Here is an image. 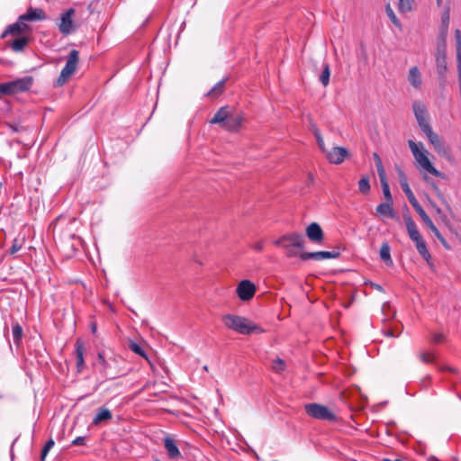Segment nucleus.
<instances>
[{
	"instance_id": "423d86ee",
	"label": "nucleus",
	"mask_w": 461,
	"mask_h": 461,
	"mask_svg": "<svg viewBox=\"0 0 461 461\" xmlns=\"http://www.w3.org/2000/svg\"><path fill=\"white\" fill-rule=\"evenodd\" d=\"M33 84V77L27 76L16 80L0 84V97L2 95H13L29 91Z\"/></svg>"
},
{
	"instance_id": "c756f323",
	"label": "nucleus",
	"mask_w": 461,
	"mask_h": 461,
	"mask_svg": "<svg viewBox=\"0 0 461 461\" xmlns=\"http://www.w3.org/2000/svg\"><path fill=\"white\" fill-rule=\"evenodd\" d=\"M378 176L380 179V183H381V186H382V190H383V194H384L385 202H393V196L390 192V187H389V185H388V182L386 179V174Z\"/></svg>"
},
{
	"instance_id": "de8ad7c7",
	"label": "nucleus",
	"mask_w": 461,
	"mask_h": 461,
	"mask_svg": "<svg viewBox=\"0 0 461 461\" xmlns=\"http://www.w3.org/2000/svg\"><path fill=\"white\" fill-rule=\"evenodd\" d=\"M445 339L446 338L442 333H434L432 335L431 340L433 343L438 344V343H442L445 340Z\"/></svg>"
},
{
	"instance_id": "c9c22d12",
	"label": "nucleus",
	"mask_w": 461,
	"mask_h": 461,
	"mask_svg": "<svg viewBox=\"0 0 461 461\" xmlns=\"http://www.w3.org/2000/svg\"><path fill=\"white\" fill-rule=\"evenodd\" d=\"M12 333H13L14 342L16 345H19L20 341H21V340H22V339H23V335L22 326H21L19 323H15V324L13 326Z\"/></svg>"
},
{
	"instance_id": "6ab92c4d",
	"label": "nucleus",
	"mask_w": 461,
	"mask_h": 461,
	"mask_svg": "<svg viewBox=\"0 0 461 461\" xmlns=\"http://www.w3.org/2000/svg\"><path fill=\"white\" fill-rule=\"evenodd\" d=\"M426 136L430 144L434 147L435 150L438 152V154L443 156L447 154V148L445 146V144L436 132L431 131L429 133H427Z\"/></svg>"
},
{
	"instance_id": "2f4dec72",
	"label": "nucleus",
	"mask_w": 461,
	"mask_h": 461,
	"mask_svg": "<svg viewBox=\"0 0 461 461\" xmlns=\"http://www.w3.org/2000/svg\"><path fill=\"white\" fill-rule=\"evenodd\" d=\"M455 40L456 47L457 71H461V32L459 29L455 31Z\"/></svg>"
},
{
	"instance_id": "6e6d98bb",
	"label": "nucleus",
	"mask_w": 461,
	"mask_h": 461,
	"mask_svg": "<svg viewBox=\"0 0 461 461\" xmlns=\"http://www.w3.org/2000/svg\"><path fill=\"white\" fill-rule=\"evenodd\" d=\"M437 4H438V6L441 5L442 0H437Z\"/></svg>"
},
{
	"instance_id": "603ef678",
	"label": "nucleus",
	"mask_w": 461,
	"mask_h": 461,
	"mask_svg": "<svg viewBox=\"0 0 461 461\" xmlns=\"http://www.w3.org/2000/svg\"><path fill=\"white\" fill-rule=\"evenodd\" d=\"M252 248L257 251H261L264 249V242L263 241H258L256 242Z\"/></svg>"
},
{
	"instance_id": "58836bf2",
	"label": "nucleus",
	"mask_w": 461,
	"mask_h": 461,
	"mask_svg": "<svg viewBox=\"0 0 461 461\" xmlns=\"http://www.w3.org/2000/svg\"><path fill=\"white\" fill-rule=\"evenodd\" d=\"M385 13L388 16V18L391 20V22L398 28H401L402 25H401V23L399 21V19L396 17L393 10L392 9V7L390 6V5H387L385 6Z\"/></svg>"
},
{
	"instance_id": "09e8293b",
	"label": "nucleus",
	"mask_w": 461,
	"mask_h": 461,
	"mask_svg": "<svg viewBox=\"0 0 461 461\" xmlns=\"http://www.w3.org/2000/svg\"><path fill=\"white\" fill-rule=\"evenodd\" d=\"M86 438V437H77L72 441L73 446H85Z\"/></svg>"
},
{
	"instance_id": "39448f33",
	"label": "nucleus",
	"mask_w": 461,
	"mask_h": 461,
	"mask_svg": "<svg viewBox=\"0 0 461 461\" xmlns=\"http://www.w3.org/2000/svg\"><path fill=\"white\" fill-rule=\"evenodd\" d=\"M404 222L406 225V230L410 239L415 243L416 249L419 254L427 262L430 259V254L427 249V245L422 236L420 235L415 221L410 215L404 216Z\"/></svg>"
},
{
	"instance_id": "f8f14e48",
	"label": "nucleus",
	"mask_w": 461,
	"mask_h": 461,
	"mask_svg": "<svg viewBox=\"0 0 461 461\" xmlns=\"http://www.w3.org/2000/svg\"><path fill=\"white\" fill-rule=\"evenodd\" d=\"M398 175H399L400 185H401L402 191L406 194L409 203L411 204V206L417 212L418 210H420L422 207L419 203L414 194L412 193L411 189L410 188L406 175L404 174V172L402 169L398 170Z\"/></svg>"
},
{
	"instance_id": "a878e982",
	"label": "nucleus",
	"mask_w": 461,
	"mask_h": 461,
	"mask_svg": "<svg viewBox=\"0 0 461 461\" xmlns=\"http://www.w3.org/2000/svg\"><path fill=\"white\" fill-rule=\"evenodd\" d=\"M227 80L228 77H225L219 81L210 91L207 92L205 95L212 99L218 98L220 95L223 94Z\"/></svg>"
},
{
	"instance_id": "aec40b11",
	"label": "nucleus",
	"mask_w": 461,
	"mask_h": 461,
	"mask_svg": "<svg viewBox=\"0 0 461 461\" xmlns=\"http://www.w3.org/2000/svg\"><path fill=\"white\" fill-rule=\"evenodd\" d=\"M75 354L77 359V370L81 373L85 367V343L81 339H77L75 343Z\"/></svg>"
},
{
	"instance_id": "ddd939ff",
	"label": "nucleus",
	"mask_w": 461,
	"mask_h": 461,
	"mask_svg": "<svg viewBox=\"0 0 461 461\" xmlns=\"http://www.w3.org/2000/svg\"><path fill=\"white\" fill-rule=\"evenodd\" d=\"M256 293L255 285L249 280H242L237 286V294L241 301H249Z\"/></svg>"
},
{
	"instance_id": "473e14b6",
	"label": "nucleus",
	"mask_w": 461,
	"mask_h": 461,
	"mask_svg": "<svg viewBox=\"0 0 461 461\" xmlns=\"http://www.w3.org/2000/svg\"><path fill=\"white\" fill-rule=\"evenodd\" d=\"M369 176H363L358 181V191L362 194H367L370 192Z\"/></svg>"
},
{
	"instance_id": "864d4df0",
	"label": "nucleus",
	"mask_w": 461,
	"mask_h": 461,
	"mask_svg": "<svg viewBox=\"0 0 461 461\" xmlns=\"http://www.w3.org/2000/svg\"><path fill=\"white\" fill-rule=\"evenodd\" d=\"M92 332L95 333L96 331V325L95 323L91 326Z\"/></svg>"
},
{
	"instance_id": "2eb2a0df",
	"label": "nucleus",
	"mask_w": 461,
	"mask_h": 461,
	"mask_svg": "<svg viewBox=\"0 0 461 461\" xmlns=\"http://www.w3.org/2000/svg\"><path fill=\"white\" fill-rule=\"evenodd\" d=\"M305 233L307 238L313 243L321 244L324 240L323 230L317 222L309 224L305 230Z\"/></svg>"
},
{
	"instance_id": "72a5a7b5",
	"label": "nucleus",
	"mask_w": 461,
	"mask_h": 461,
	"mask_svg": "<svg viewBox=\"0 0 461 461\" xmlns=\"http://www.w3.org/2000/svg\"><path fill=\"white\" fill-rule=\"evenodd\" d=\"M24 239H14L10 249L5 252L10 256H14L23 246Z\"/></svg>"
},
{
	"instance_id": "49530a36",
	"label": "nucleus",
	"mask_w": 461,
	"mask_h": 461,
	"mask_svg": "<svg viewBox=\"0 0 461 461\" xmlns=\"http://www.w3.org/2000/svg\"><path fill=\"white\" fill-rule=\"evenodd\" d=\"M383 333L386 337L395 338V337H399L401 332H400V330H398L397 328H385L383 330Z\"/></svg>"
},
{
	"instance_id": "ea45409f",
	"label": "nucleus",
	"mask_w": 461,
	"mask_h": 461,
	"mask_svg": "<svg viewBox=\"0 0 461 461\" xmlns=\"http://www.w3.org/2000/svg\"><path fill=\"white\" fill-rule=\"evenodd\" d=\"M413 0H399L398 8L401 13H407L411 10V3Z\"/></svg>"
},
{
	"instance_id": "4d7b16f0",
	"label": "nucleus",
	"mask_w": 461,
	"mask_h": 461,
	"mask_svg": "<svg viewBox=\"0 0 461 461\" xmlns=\"http://www.w3.org/2000/svg\"><path fill=\"white\" fill-rule=\"evenodd\" d=\"M429 460H430V461H432V460H436V458H435V456H431V457L429 458Z\"/></svg>"
},
{
	"instance_id": "20e7f679",
	"label": "nucleus",
	"mask_w": 461,
	"mask_h": 461,
	"mask_svg": "<svg viewBox=\"0 0 461 461\" xmlns=\"http://www.w3.org/2000/svg\"><path fill=\"white\" fill-rule=\"evenodd\" d=\"M274 244L285 249L287 258H294L300 255L298 250L304 249L305 240L302 233L289 232L275 240Z\"/></svg>"
},
{
	"instance_id": "393cba45",
	"label": "nucleus",
	"mask_w": 461,
	"mask_h": 461,
	"mask_svg": "<svg viewBox=\"0 0 461 461\" xmlns=\"http://www.w3.org/2000/svg\"><path fill=\"white\" fill-rule=\"evenodd\" d=\"M448 25H449V9H447L441 17V25L439 28V36L442 41V43L445 44L446 38L447 35L448 31Z\"/></svg>"
},
{
	"instance_id": "9d476101",
	"label": "nucleus",
	"mask_w": 461,
	"mask_h": 461,
	"mask_svg": "<svg viewBox=\"0 0 461 461\" xmlns=\"http://www.w3.org/2000/svg\"><path fill=\"white\" fill-rule=\"evenodd\" d=\"M75 14L76 11L73 8H69L61 14L60 22L58 24V27L63 35H69L76 31V26L73 21Z\"/></svg>"
},
{
	"instance_id": "9b49d317",
	"label": "nucleus",
	"mask_w": 461,
	"mask_h": 461,
	"mask_svg": "<svg viewBox=\"0 0 461 461\" xmlns=\"http://www.w3.org/2000/svg\"><path fill=\"white\" fill-rule=\"evenodd\" d=\"M340 256V248L337 247L336 250L332 251H315V252H302L299 257L302 260L306 261L309 259L323 260L330 258H338Z\"/></svg>"
},
{
	"instance_id": "13d9d810",
	"label": "nucleus",
	"mask_w": 461,
	"mask_h": 461,
	"mask_svg": "<svg viewBox=\"0 0 461 461\" xmlns=\"http://www.w3.org/2000/svg\"><path fill=\"white\" fill-rule=\"evenodd\" d=\"M155 461H160L159 459H156Z\"/></svg>"
},
{
	"instance_id": "cd10ccee",
	"label": "nucleus",
	"mask_w": 461,
	"mask_h": 461,
	"mask_svg": "<svg viewBox=\"0 0 461 461\" xmlns=\"http://www.w3.org/2000/svg\"><path fill=\"white\" fill-rule=\"evenodd\" d=\"M391 248L387 242H384L380 248V258L385 265H393V259L391 258Z\"/></svg>"
},
{
	"instance_id": "a211bd4d",
	"label": "nucleus",
	"mask_w": 461,
	"mask_h": 461,
	"mask_svg": "<svg viewBox=\"0 0 461 461\" xmlns=\"http://www.w3.org/2000/svg\"><path fill=\"white\" fill-rule=\"evenodd\" d=\"M29 29V25L25 23L23 21H21V17L19 16L16 23L7 26V28L2 34V38L6 37L8 34L22 36L21 34L25 32Z\"/></svg>"
},
{
	"instance_id": "5701e85b",
	"label": "nucleus",
	"mask_w": 461,
	"mask_h": 461,
	"mask_svg": "<svg viewBox=\"0 0 461 461\" xmlns=\"http://www.w3.org/2000/svg\"><path fill=\"white\" fill-rule=\"evenodd\" d=\"M408 81L414 88L420 87V86L422 84V80H421V75H420V72L418 67H412L410 68L409 75H408Z\"/></svg>"
},
{
	"instance_id": "4468645a",
	"label": "nucleus",
	"mask_w": 461,
	"mask_h": 461,
	"mask_svg": "<svg viewBox=\"0 0 461 461\" xmlns=\"http://www.w3.org/2000/svg\"><path fill=\"white\" fill-rule=\"evenodd\" d=\"M326 158L330 163L341 164L346 158L349 156V151L344 147H333L330 150H328L325 154Z\"/></svg>"
},
{
	"instance_id": "c85d7f7f",
	"label": "nucleus",
	"mask_w": 461,
	"mask_h": 461,
	"mask_svg": "<svg viewBox=\"0 0 461 461\" xmlns=\"http://www.w3.org/2000/svg\"><path fill=\"white\" fill-rule=\"evenodd\" d=\"M412 110L416 120L427 118V108L420 101H414L412 104Z\"/></svg>"
},
{
	"instance_id": "4c0bfd02",
	"label": "nucleus",
	"mask_w": 461,
	"mask_h": 461,
	"mask_svg": "<svg viewBox=\"0 0 461 461\" xmlns=\"http://www.w3.org/2000/svg\"><path fill=\"white\" fill-rule=\"evenodd\" d=\"M128 348L135 354L142 357L145 359H148V357H147V354H146L144 348L140 344H138L134 341H130Z\"/></svg>"
},
{
	"instance_id": "f704fd0d",
	"label": "nucleus",
	"mask_w": 461,
	"mask_h": 461,
	"mask_svg": "<svg viewBox=\"0 0 461 461\" xmlns=\"http://www.w3.org/2000/svg\"><path fill=\"white\" fill-rule=\"evenodd\" d=\"M330 76V65L328 63H323V69H322L321 74L319 77V80L322 84L323 86H327L329 85Z\"/></svg>"
},
{
	"instance_id": "1a4fd4ad",
	"label": "nucleus",
	"mask_w": 461,
	"mask_h": 461,
	"mask_svg": "<svg viewBox=\"0 0 461 461\" xmlns=\"http://www.w3.org/2000/svg\"><path fill=\"white\" fill-rule=\"evenodd\" d=\"M78 61H79L78 50H71L67 58L66 65L62 68L60 75L57 79L56 86H61L70 78V77L77 70Z\"/></svg>"
},
{
	"instance_id": "4be33fe9",
	"label": "nucleus",
	"mask_w": 461,
	"mask_h": 461,
	"mask_svg": "<svg viewBox=\"0 0 461 461\" xmlns=\"http://www.w3.org/2000/svg\"><path fill=\"white\" fill-rule=\"evenodd\" d=\"M113 419V414L110 410L101 407L97 410L95 416L93 419V425L98 426L103 422L109 421Z\"/></svg>"
},
{
	"instance_id": "6e6552de",
	"label": "nucleus",
	"mask_w": 461,
	"mask_h": 461,
	"mask_svg": "<svg viewBox=\"0 0 461 461\" xmlns=\"http://www.w3.org/2000/svg\"><path fill=\"white\" fill-rule=\"evenodd\" d=\"M304 411L308 416L316 420L331 422H336L338 420L337 415L327 406L321 403H307L304 406Z\"/></svg>"
},
{
	"instance_id": "37998d69",
	"label": "nucleus",
	"mask_w": 461,
	"mask_h": 461,
	"mask_svg": "<svg viewBox=\"0 0 461 461\" xmlns=\"http://www.w3.org/2000/svg\"><path fill=\"white\" fill-rule=\"evenodd\" d=\"M374 159L377 169L378 176L385 175V170L383 166L382 160L377 153H374Z\"/></svg>"
},
{
	"instance_id": "a18cd8bd",
	"label": "nucleus",
	"mask_w": 461,
	"mask_h": 461,
	"mask_svg": "<svg viewBox=\"0 0 461 461\" xmlns=\"http://www.w3.org/2000/svg\"><path fill=\"white\" fill-rule=\"evenodd\" d=\"M314 135L316 137V140H317V143H318V146L320 148V149L326 154V152L328 151V149H326L325 147V144H324V140L319 131L318 129L315 130V132H314Z\"/></svg>"
},
{
	"instance_id": "7ed1b4c3",
	"label": "nucleus",
	"mask_w": 461,
	"mask_h": 461,
	"mask_svg": "<svg viewBox=\"0 0 461 461\" xmlns=\"http://www.w3.org/2000/svg\"><path fill=\"white\" fill-rule=\"evenodd\" d=\"M222 321L228 329L232 330L240 334L249 335L253 333L259 334L264 332V330L261 327L242 316L226 314L222 316Z\"/></svg>"
},
{
	"instance_id": "f03ea898",
	"label": "nucleus",
	"mask_w": 461,
	"mask_h": 461,
	"mask_svg": "<svg viewBox=\"0 0 461 461\" xmlns=\"http://www.w3.org/2000/svg\"><path fill=\"white\" fill-rule=\"evenodd\" d=\"M123 359L121 357L111 355L107 357L104 351H99L97 354L96 366L98 372L105 380H113L125 375L121 364Z\"/></svg>"
},
{
	"instance_id": "79ce46f5",
	"label": "nucleus",
	"mask_w": 461,
	"mask_h": 461,
	"mask_svg": "<svg viewBox=\"0 0 461 461\" xmlns=\"http://www.w3.org/2000/svg\"><path fill=\"white\" fill-rule=\"evenodd\" d=\"M55 442L52 438H50V440H48L45 444V446L43 447L42 450H41V461H45V458L49 453V451L52 448V447L54 446Z\"/></svg>"
},
{
	"instance_id": "f257e3e1",
	"label": "nucleus",
	"mask_w": 461,
	"mask_h": 461,
	"mask_svg": "<svg viewBox=\"0 0 461 461\" xmlns=\"http://www.w3.org/2000/svg\"><path fill=\"white\" fill-rule=\"evenodd\" d=\"M245 118L241 113H234L228 105L221 107L211 119L210 123L218 124L230 132H238Z\"/></svg>"
},
{
	"instance_id": "8fccbe9b",
	"label": "nucleus",
	"mask_w": 461,
	"mask_h": 461,
	"mask_svg": "<svg viewBox=\"0 0 461 461\" xmlns=\"http://www.w3.org/2000/svg\"><path fill=\"white\" fill-rule=\"evenodd\" d=\"M437 239L440 241V243L447 249H449L450 247L449 245L447 244V242L446 241V240L444 239V237L441 235V233L438 231V234H434Z\"/></svg>"
},
{
	"instance_id": "0eeeda50",
	"label": "nucleus",
	"mask_w": 461,
	"mask_h": 461,
	"mask_svg": "<svg viewBox=\"0 0 461 461\" xmlns=\"http://www.w3.org/2000/svg\"><path fill=\"white\" fill-rule=\"evenodd\" d=\"M408 145L410 149L412 152L413 157L415 158L416 161L419 163V165L427 172L429 174L442 177V173L438 171L429 161L428 157L426 156L425 152L420 150L419 146L423 148V144L421 142L415 143L412 140H408Z\"/></svg>"
},
{
	"instance_id": "5fc2aeb1",
	"label": "nucleus",
	"mask_w": 461,
	"mask_h": 461,
	"mask_svg": "<svg viewBox=\"0 0 461 461\" xmlns=\"http://www.w3.org/2000/svg\"><path fill=\"white\" fill-rule=\"evenodd\" d=\"M383 461H402L401 459L391 460L389 458H384Z\"/></svg>"
},
{
	"instance_id": "b1692460",
	"label": "nucleus",
	"mask_w": 461,
	"mask_h": 461,
	"mask_svg": "<svg viewBox=\"0 0 461 461\" xmlns=\"http://www.w3.org/2000/svg\"><path fill=\"white\" fill-rule=\"evenodd\" d=\"M393 202H384L377 205L376 212L381 216H386L388 218H394L395 213L393 209Z\"/></svg>"
},
{
	"instance_id": "f3484780",
	"label": "nucleus",
	"mask_w": 461,
	"mask_h": 461,
	"mask_svg": "<svg viewBox=\"0 0 461 461\" xmlns=\"http://www.w3.org/2000/svg\"><path fill=\"white\" fill-rule=\"evenodd\" d=\"M20 17L21 21L26 23V22L43 21L47 18V15L41 8L29 7L26 13L20 15Z\"/></svg>"
},
{
	"instance_id": "3c124183",
	"label": "nucleus",
	"mask_w": 461,
	"mask_h": 461,
	"mask_svg": "<svg viewBox=\"0 0 461 461\" xmlns=\"http://www.w3.org/2000/svg\"><path fill=\"white\" fill-rule=\"evenodd\" d=\"M438 368L441 372L447 371V372H450L452 374H456V369L452 367V366H439Z\"/></svg>"
},
{
	"instance_id": "7c9ffc66",
	"label": "nucleus",
	"mask_w": 461,
	"mask_h": 461,
	"mask_svg": "<svg viewBox=\"0 0 461 461\" xmlns=\"http://www.w3.org/2000/svg\"><path fill=\"white\" fill-rule=\"evenodd\" d=\"M418 214L420 216L423 222L429 228V230L434 233L438 234V230L431 221V219L429 217V215L426 213V212L423 210V208H420L417 211Z\"/></svg>"
},
{
	"instance_id": "e433bc0d",
	"label": "nucleus",
	"mask_w": 461,
	"mask_h": 461,
	"mask_svg": "<svg viewBox=\"0 0 461 461\" xmlns=\"http://www.w3.org/2000/svg\"><path fill=\"white\" fill-rule=\"evenodd\" d=\"M285 362L280 357H276V359L272 360L271 369L277 374L285 371Z\"/></svg>"
},
{
	"instance_id": "dca6fc26",
	"label": "nucleus",
	"mask_w": 461,
	"mask_h": 461,
	"mask_svg": "<svg viewBox=\"0 0 461 461\" xmlns=\"http://www.w3.org/2000/svg\"><path fill=\"white\" fill-rule=\"evenodd\" d=\"M436 66L438 77L443 79L447 72V57L445 44L442 43V49L438 46L436 54Z\"/></svg>"
},
{
	"instance_id": "bb28decb",
	"label": "nucleus",
	"mask_w": 461,
	"mask_h": 461,
	"mask_svg": "<svg viewBox=\"0 0 461 461\" xmlns=\"http://www.w3.org/2000/svg\"><path fill=\"white\" fill-rule=\"evenodd\" d=\"M29 37L28 36H18L14 40H13L9 45L12 48V50L15 52L23 51L27 44L29 43Z\"/></svg>"
},
{
	"instance_id": "a19ab883",
	"label": "nucleus",
	"mask_w": 461,
	"mask_h": 461,
	"mask_svg": "<svg viewBox=\"0 0 461 461\" xmlns=\"http://www.w3.org/2000/svg\"><path fill=\"white\" fill-rule=\"evenodd\" d=\"M417 122L420 126V128L421 129V131L427 134L429 133V131H432V128L431 126L429 125L427 118H421V119H417Z\"/></svg>"
},
{
	"instance_id": "c03bdc74",
	"label": "nucleus",
	"mask_w": 461,
	"mask_h": 461,
	"mask_svg": "<svg viewBox=\"0 0 461 461\" xmlns=\"http://www.w3.org/2000/svg\"><path fill=\"white\" fill-rule=\"evenodd\" d=\"M419 357L424 364H430L434 362V356L431 353L422 351L419 354Z\"/></svg>"
},
{
	"instance_id": "412c9836",
	"label": "nucleus",
	"mask_w": 461,
	"mask_h": 461,
	"mask_svg": "<svg viewBox=\"0 0 461 461\" xmlns=\"http://www.w3.org/2000/svg\"><path fill=\"white\" fill-rule=\"evenodd\" d=\"M164 447L170 458L176 459L181 456V453L173 438L166 437L164 439Z\"/></svg>"
}]
</instances>
